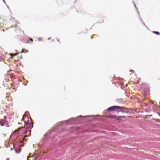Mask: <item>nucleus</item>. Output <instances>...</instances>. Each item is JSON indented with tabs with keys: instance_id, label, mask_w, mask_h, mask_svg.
Returning <instances> with one entry per match:
<instances>
[{
	"instance_id": "nucleus-3",
	"label": "nucleus",
	"mask_w": 160,
	"mask_h": 160,
	"mask_svg": "<svg viewBox=\"0 0 160 160\" xmlns=\"http://www.w3.org/2000/svg\"><path fill=\"white\" fill-rule=\"evenodd\" d=\"M26 127L28 128H31L33 127V123H28L26 125Z\"/></svg>"
},
{
	"instance_id": "nucleus-8",
	"label": "nucleus",
	"mask_w": 160,
	"mask_h": 160,
	"mask_svg": "<svg viewBox=\"0 0 160 160\" xmlns=\"http://www.w3.org/2000/svg\"><path fill=\"white\" fill-rule=\"evenodd\" d=\"M153 32L154 33L156 34L160 35V33L158 32L153 31Z\"/></svg>"
},
{
	"instance_id": "nucleus-2",
	"label": "nucleus",
	"mask_w": 160,
	"mask_h": 160,
	"mask_svg": "<svg viewBox=\"0 0 160 160\" xmlns=\"http://www.w3.org/2000/svg\"><path fill=\"white\" fill-rule=\"evenodd\" d=\"M6 22V21L3 18H0V25H4Z\"/></svg>"
},
{
	"instance_id": "nucleus-10",
	"label": "nucleus",
	"mask_w": 160,
	"mask_h": 160,
	"mask_svg": "<svg viewBox=\"0 0 160 160\" xmlns=\"http://www.w3.org/2000/svg\"><path fill=\"white\" fill-rule=\"evenodd\" d=\"M116 119L117 120H119L120 119V118H121V116H118V117L116 116Z\"/></svg>"
},
{
	"instance_id": "nucleus-6",
	"label": "nucleus",
	"mask_w": 160,
	"mask_h": 160,
	"mask_svg": "<svg viewBox=\"0 0 160 160\" xmlns=\"http://www.w3.org/2000/svg\"><path fill=\"white\" fill-rule=\"evenodd\" d=\"M18 54V53H17L15 54H11V57L10 58L12 59V57L13 56H15L16 55H17Z\"/></svg>"
},
{
	"instance_id": "nucleus-16",
	"label": "nucleus",
	"mask_w": 160,
	"mask_h": 160,
	"mask_svg": "<svg viewBox=\"0 0 160 160\" xmlns=\"http://www.w3.org/2000/svg\"><path fill=\"white\" fill-rule=\"evenodd\" d=\"M57 41L58 42H59V39H57Z\"/></svg>"
},
{
	"instance_id": "nucleus-14",
	"label": "nucleus",
	"mask_w": 160,
	"mask_h": 160,
	"mask_svg": "<svg viewBox=\"0 0 160 160\" xmlns=\"http://www.w3.org/2000/svg\"><path fill=\"white\" fill-rule=\"evenodd\" d=\"M121 118H125V117L124 116H121Z\"/></svg>"
},
{
	"instance_id": "nucleus-17",
	"label": "nucleus",
	"mask_w": 160,
	"mask_h": 160,
	"mask_svg": "<svg viewBox=\"0 0 160 160\" xmlns=\"http://www.w3.org/2000/svg\"><path fill=\"white\" fill-rule=\"evenodd\" d=\"M50 39V38H48V39Z\"/></svg>"
},
{
	"instance_id": "nucleus-4",
	"label": "nucleus",
	"mask_w": 160,
	"mask_h": 160,
	"mask_svg": "<svg viewBox=\"0 0 160 160\" xmlns=\"http://www.w3.org/2000/svg\"><path fill=\"white\" fill-rule=\"evenodd\" d=\"M5 121L3 119L0 120V124L1 126H3L4 125Z\"/></svg>"
},
{
	"instance_id": "nucleus-7",
	"label": "nucleus",
	"mask_w": 160,
	"mask_h": 160,
	"mask_svg": "<svg viewBox=\"0 0 160 160\" xmlns=\"http://www.w3.org/2000/svg\"><path fill=\"white\" fill-rule=\"evenodd\" d=\"M18 131L17 130H15L12 134V136L14 134H18Z\"/></svg>"
},
{
	"instance_id": "nucleus-15",
	"label": "nucleus",
	"mask_w": 160,
	"mask_h": 160,
	"mask_svg": "<svg viewBox=\"0 0 160 160\" xmlns=\"http://www.w3.org/2000/svg\"><path fill=\"white\" fill-rule=\"evenodd\" d=\"M21 59L22 58V56H21V58L20 59H21Z\"/></svg>"
},
{
	"instance_id": "nucleus-18",
	"label": "nucleus",
	"mask_w": 160,
	"mask_h": 160,
	"mask_svg": "<svg viewBox=\"0 0 160 160\" xmlns=\"http://www.w3.org/2000/svg\"><path fill=\"white\" fill-rule=\"evenodd\" d=\"M17 136V135H16V136Z\"/></svg>"
},
{
	"instance_id": "nucleus-1",
	"label": "nucleus",
	"mask_w": 160,
	"mask_h": 160,
	"mask_svg": "<svg viewBox=\"0 0 160 160\" xmlns=\"http://www.w3.org/2000/svg\"><path fill=\"white\" fill-rule=\"evenodd\" d=\"M120 107L118 106H113L109 108L107 110L108 111H115L117 110H119L120 108Z\"/></svg>"
},
{
	"instance_id": "nucleus-5",
	"label": "nucleus",
	"mask_w": 160,
	"mask_h": 160,
	"mask_svg": "<svg viewBox=\"0 0 160 160\" xmlns=\"http://www.w3.org/2000/svg\"><path fill=\"white\" fill-rule=\"evenodd\" d=\"M107 117L111 118H115L116 117V115H110L109 116H107Z\"/></svg>"
},
{
	"instance_id": "nucleus-9",
	"label": "nucleus",
	"mask_w": 160,
	"mask_h": 160,
	"mask_svg": "<svg viewBox=\"0 0 160 160\" xmlns=\"http://www.w3.org/2000/svg\"><path fill=\"white\" fill-rule=\"evenodd\" d=\"M21 151V149H18V150H15V152L17 153H19Z\"/></svg>"
},
{
	"instance_id": "nucleus-13",
	"label": "nucleus",
	"mask_w": 160,
	"mask_h": 160,
	"mask_svg": "<svg viewBox=\"0 0 160 160\" xmlns=\"http://www.w3.org/2000/svg\"><path fill=\"white\" fill-rule=\"evenodd\" d=\"M24 119H25V118L24 117H23L22 120H23L24 121V122H25L24 121Z\"/></svg>"
},
{
	"instance_id": "nucleus-11",
	"label": "nucleus",
	"mask_w": 160,
	"mask_h": 160,
	"mask_svg": "<svg viewBox=\"0 0 160 160\" xmlns=\"http://www.w3.org/2000/svg\"><path fill=\"white\" fill-rule=\"evenodd\" d=\"M130 72H132V73H133L134 72V71L133 70H130Z\"/></svg>"
},
{
	"instance_id": "nucleus-12",
	"label": "nucleus",
	"mask_w": 160,
	"mask_h": 160,
	"mask_svg": "<svg viewBox=\"0 0 160 160\" xmlns=\"http://www.w3.org/2000/svg\"><path fill=\"white\" fill-rule=\"evenodd\" d=\"M30 157H31V156H30V155H29V156L28 157V158H27V160H28V158H30Z\"/></svg>"
}]
</instances>
